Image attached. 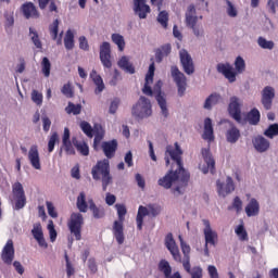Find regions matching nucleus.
<instances>
[{
    "mask_svg": "<svg viewBox=\"0 0 278 278\" xmlns=\"http://www.w3.org/2000/svg\"><path fill=\"white\" fill-rule=\"evenodd\" d=\"M144 216H149V206H139L138 213H137V229L139 231H142V225L144 223Z\"/></svg>",
    "mask_w": 278,
    "mask_h": 278,
    "instance_id": "obj_33",
    "label": "nucleus"
},
{
    "mask_svg": "<svg viewBox=\"0 0 278 278\" xmlns=\"http://www.w3.org/2000/svg\"><path fill=\"white\" fill-rule=\"evenodd\" d=\"M31 236L41 249H47L49 247L47 240H45V232L42 231V225L40 223H35L33 225Z\"/></svg>",
    "mask_w": 278,
    "mask_h": 278,
    "instance_id": "obj_21",
    "label": "nucleus"
},
{
    "mask_svg": "<svg viewBox=\"0 0 278 278\" xmlns=\"http://www.w3.org/2000/svg\"><path fill=\"white\" fill-rule=\"evenodd\" d=\"M41 73L45 77H49L51 75V61L49 58L45 56L41 62Z\"/></svg>",
    "mask_w": 278,
    "mask_h": 278,
    "instance_id": "obj_48",
    "label": "nucleus"
},
{
    "mask_svg": "<svg viewBox=\"0 0 278 278\" xmlns=\"http://www.w3.org/2000/svg\"><path fill=\"white\" fill-rule=\"evenodd\" d=\"M180 64L186 75H194V61L186 49L179 51Z\"/></svg>",
    "mask_w": 278,
    "mask_h": 278,
    "instance_id": "obj_12",
    "label": "nucleus"
},
{
    "mask_svg": "<svg viewBox=\"0 0 278 278\" xmlns=\"http://www.w3.org/2000/svg\"><path fill=\"white\" fill-rule=\"evenodd\" d=\"M149 216L155 218V216H160L162 208L159 205L150 204L148 205Z\"/></svg>",
    "mask_w": 278,
    "mask_h": 278,
    "instance_id": "obj_57",
    "label": "nucleus"
},
{
    "mask_svg": "<svg viewBox=\"0 0 278 278\" xmlns=\"http://www.w3.org/2000/svg\"><path fill=\"white\" fill-rule=\"evenodd\" d=\"M14 255H15L14 241L9 239L2 249L1 260L4 264H7L8 266H11L12 262H14Z\"/></svg>",
    "mask_w": 278,
    "mask_h": 278,
    "instance_id": "obj_16",
    "label": "nucleus"
},
{
    "mask_svg": "<svg viewBox=\"0 0 278 278\" xmlns=\"http://www.w3.org/2000/svg\"><path fill=\"white\" fill-rule=\"evenodd\" d=\"M31 101H34L36 105H42V93L38 92V90H33Z\"/></svg>",
    "mask_w": 278,
    "mask_h": 278,
    "instance_id": "obj_60",
    "label": "nucleus"
},
{
    "mask_svg": "<svg viewBox=\"0 0 278 278\" xmlns=\"http://www.w3.org/2000/svg\"><path fill=\"white\" fill-rule=\"evenodd\" d=\"M252 144L257 153H266L270 149V141L262 135L252 138Z\"/></svg>",
    "mask_w": 278,
    "mask_h": 278,
    "instance_id": "obj_19",
    "label": "nucleus"
},
{
    "mask_svg": "<svg viewBox=\"0 0 278 278\" xmlns=\"http://www.w3.org/2000/svg\"><path fill=\"white\" fill-rule=\"evenodd\" d=\"M29 36H30V40L34 43V46L36 47V49H42V41H40V37L38 36V31H36V29L34 28H29Z\"/></svg>",
    "mask_w": 278,
    "mask_h": 278,
    "instance_id": "obj_45",
    "label": "nucleus"
},
{
    "mask_svg": "<svg viewBox=\"0 0 278 278\" xmlns=\"http://www.w3.org/2000/svg\"><path fill=\"white\" fill-rule=\"evenodd\" d=\"M245 214L248 218L260 216V202L257 199L252 198L245 206Z\"/></svg>",
    "mask_w": 278,
    "mask_h": 278,
    "instance_id": "obj_27",
    "label": "nucleus"
},
{
    "mask_svg": "<svg viewBox=\"0 0 278 278\" xmlns=\"http://www.w3.org/2000/svg\"><path fill=\"white\" fill-rule=\"evenodd\" d=\"M61 92L67 99H73V97H74L73 87H71V84L63 85Z\"/></svg>",
    "mask_w": 278,
    "mask_h": 278,
    "instance_id": "obj_56",
    "label": "nucleus"
},
{
    "mask_svg": "<svg viewBox=\"0 0 278 278\" xmlns=\"http://www.w3.org/2000/svg\"><path fill=\"white\" fill-rule=\"evenodd\" d=\"M94 139H93V148L97 149L98 144H101V140H103V127L101 125H96L93 128Z\"/></svg>",
    "mask_w": 278,
    "mask_h": 278,
    "instance_id": "obj_39",
    "label": "nucleus"
},
{
    "mask_svg": "<svg viewBox=\"0 0 278 278\" xmlns=\"http://www.w3.org/2000/svg\"><path fill=\"white\" fill-rule=\"evenodd\" d=\"M117 66L122 68V71H125V73H129L130 75H134L136 73V68L131 63H129V58L122 56L121 60L117 62Z\"/></svg>",
    "mask_w": 278,
    "mask_h": 278,
    "instance_id": "obj_30",
    "label": "nucleus"
},
{
    "mask_svg": "<svg viewBox=\"0 0 278 278\" xmlns=\"http://www.w3.org/2000/svg\"><path fill=\"white\" fill-rule=\"evenodd\" d=\"M134 12L139 18H147V14H151V7L147 4V0H134Z\"/></svg>",
    "mask_w": 278,
    "mask_h": 278,
    "instance_id": "obj_23",
    "label": "nucleus"
},
{
    "mask_svg": "<svg viewBox=\"0 0 278 278\" xmlns=\"http://www.w3.org/2000/svg\"><path fill=\"white\" fill-rule=\"evenodd\" d=\"M191 278H203V268L195 266L192 268V271L190 273Z\"/></svg>",
    "mask_w": 278,
    "mask_h": 278,
    "instance_id": "obj_63",
    "label": "nucleus"
},
{
    "mask_svg": "<svg viewBox=\"0 0 278 278\" xmlns=\"http://www.w3.org/2000/svg\"><path fill=\"white\" fill-rule=\"evenodd\" d=\"M275 100V89L271 86H266L262 90L261 103L264 110H273V101Z\"/></svg>",
    "mask_w": 278,
    "mask_h": 278,
    "instance_id": "obj_15",
    "label": "nucleus"
},
{
    "mask_svg": "<svg viewBox=\"0 0 278 278\" xmlns=\"http://www.w3.org/2000/svg\"><path fill=\"white\" fill-rule=\"evenodd\" d=\"M64 47L65 49H67V51H72V49H75V35L71 29H68L65 34Z\"/></svg>",
    "mask_w": 278,
    "mask_h": 278,
    "instance_id": "obj_36",
    "label": "nucleus"
},
{
    "mask_svg": "<svg viewBox=\"0 0 278 278\" xmlns=\"http://www.w3.org/2000/svg\"><path fill=\"white\" fill-rule=\"evenodd\" d=\"M235 233H237L239 240H241L242 242L249 240V233L247 232V229H244V225L242 224L237 226V228L235 229Z\"/></svg>",
    "mask_w": 278,
    "mask_h": 278,
    "instance_id": "obj_49",
    "label": "nucleus"
},
{
    "mask_svg": "<svg viewBox=\"0 0 278 278\" xmlns=\"http://www.w3.org/2000/svg\"><path fill=\"white\" fill-rule=\"evenodd\" d=\"M202 138L203 140H207V142H214V126L212 125V118L210 117L204 119V132Z\"/></svg>",
    "mask_w": 278,
    "mask_h": 278,
    "instance_id": "obj_28",
    "label": "nucleus"
},
{
    "mask_svg": "<svg viewBox=\"0 0 278 278\" xmlns=\"http://www.w3.org/2000/svg\"><path fill=\"white\" fill-rule=\"evenodd\" d=\"M207 270H208V275H210L211 278H220L218 276V269H216V266L210 265L207 267Z\"/></svg>",
    "mask_w": 278,
    "mask_h": 278,
    "instance_id": "obj_64",
    "label": "nucleus"
},
{
    "mask_svg": "<svg viewBox=\"0 0 278 278\" xmlns=\"http://www.w3.org/2000/svg\"><path fill=\"white\" fill-rule=\"evenodd\" d=\"M63 151H65L66 155H75V148L73 147V142L67 141L63 143L59 152L60 157H62Z\"/></svg>",
    "mask_w": 278,
    "mask_h": 278,
    "instance_id": "obj_47",
    "label": "nucleus"
},
{
    "mask_svg": "<svg viewBox=\"0 0 278 278\" xmlns=\"http://www.w3.org/2000/svg\"><path fill=\"white\" fill-rule=\"evenodd\" d=\"M21 11L25 18H40V12H38V9L34 4V2H26L22 4Z\"/></svg>",
    "mask_w": 278,
    "mask_h": 278,
    "instance_id": "obj_24",
    "label": "nucleus"
},
{
    "mask_svg": "<svg viewBox=\"0 0 278 278\" xmlns=\"http://www.w3.org/2000/svg\"><path fill=\"white\" fill-rule=\"evenodd\" d=\"M201 18H203V16H200V20ZM197 23H199V16H197V8L194 4H190L185 13L186 27L192 30L195 38H203V36H205V30L202 26L197 25Z\"/></svg>",
    "mask_w": 278,
    "mask_h": 278,
    "instance_id": "obj_4",
    "label": "nucleus"
},
{
    "mask_svg": "<svg viewBox=\"0 0 278 278\" xmlns=\"http://www.w3.org/2000/svg\"><path fill=\"white\" fill-rule=\"evenodd\" d=\"M165 247L169 251L170 255L174 257L175 262H181V254L179 253V247H177V242H175V238L169 232L165 237Z\"/></svg>",
    "mask_w": 278,
    "mask_h": 278,
    "instance_id": "obj_18",
    "label": "nucleus"
},
{
    "mask_svg": "<svg viewBox=\"0 0 278 278\" xmlns=\"http://www.w3.org/2000/svg\"><path fill=\"white\" fill-rule=\"evenodd\" d=\"M46 205H47L49 216H51V218H58V212H55V206H53V203L47 201Z\"/></svg>",
    "mask_w": 278,
    "mask_h": 278,
    "instance_id": "obj_61",
    "label": "nucleus"
},
{
    "mask_svg": "<svg viewBox=\"0 0 278 278\" xmlns=\"http://www.w3.org/2000/svg\"><path fill=\"white\" fill-rule=\"evenodd\" d=\"M48 231L50 236V242H54L58 239V231L55 230V226L53 225V220L48 222Z\"/></svg>",
    "mask_w": 278,
    "mask_h": 278,
    "instance_id": "obj_53",
    "label": "nucleus"
},
{
    "mask_svg": "<svg viewBox=\"0 0 278 278\" xmlns=\"http://www.w3.org/2000/svg\"><path fill=\"white\" fill-rule=\"evenodd\" d=\"M204 225V238H205V245H204V254L206 257L210 255V248H207V244H212V247H216V239L218 238V233L212 229V225L207 219L202 220Z\"/></svg>",
    "mask_w": 278,
    "mask_h": 278,
    "instance_id": "obj_9",
    "label": "nucleus"
},
{
    "mask_svg": "<svg viewBox=\"0 0 278 278\" xmlns=\"http://www.w3.org/2000/svg\"><path fill=\"white\" fill-rule=\"evenodd\" d=\"M60 142V136L58 132H53L48 142V151L49 153H53V149H55V143Z\"/></svg>",
    "mask_w": 278,
    "mask_h": 278,
    "instance_id": "obj_52",
    "label": "nucleus"
},
{
    "mask_svg": "<svg viewBox=\"0 0 278 278\" xmlns=\"http://www.w3.org/2000/svg\"><path fill=\"white\" fill-rule=\"evenodd\" d=\"M131 115L137 121H144L153 115V105L151 100L144 96H140L139 100L131 108Z\"/></svg>",
    "mask_w": 278,
    "mask_h": 278,
    "instance_id": "obj_5",
    "label": "nucleus"
},
{
    "mask_svg": "<svg viewBox=\"0 0 278 278\" xmlns=\"http://www.w3.org/2000/svg\"><path fill=\"white\" fill-rule=\"evenodd\" d=\"M216 68L217 73H220L230 84H233L238 75H242L247 71V62L242 56H237L235 60V71L233 66L229 63H219Z\"/></svg>",
    "mask_w": 278,
    "mask_h": 278,
    "instance_id": "obj_2",
    "label": "nucleus"
},
{
    "mask_svg": "<svg viewBox=\"0 0 278 278\" xmlns=\"http://www.w3.org/2000/svg\"><path fill=\"white\" fill-rule=\"evenodd\" d=\"M263 136L273 140L278 136V124H270L263 132Z\"/></svg>",
    "mask_w": 278,
    "mask_h": 278,
    "instance_id": "obj_42",
    "label": "nucleus"
},
{
    "mask_svg": "<svg viewBox=\"0 0 278 278\" xmlns=\"http://www.w3.org/2000/svg\"><path fill=\"white\" fill-rule=\"evenodd\" d=\"M154 99L161 110L162 116L165 118H168L169 116V111H168V98L166 97L165 93H157L154 96Z\"/></svg>",
    "mask_w": 278,
    "mask_h": 278,
    "instance_id": "obj_25",
    "label": "nucleus"
},
{
    "mask_svg": "<svg viewBox=\"0 0 278 278\" xmlns=\"http://www.w3.org/2000/svg\"><path fill=\"white\" fill-rule=\"evenodd\" d=\"M88 204H89V210L92 211L93 218L99 219L105 216V211L103 210V207H98L97 204H94V201L92 199L88 200Z\"/></svg>",
    "mask_w": 278,
    "mask_h": 278,
    "instance_id": "obj_34",
    "label": "nucleus"
},
{
    "mask_svg": "<svg viewBox=\"0 0 278 278\" xmlns=\"http://www.w3.org/2000/svg\"><path fill=\"white\" fill-rule=\"evenodd\" d=\"M13 199L15 201L14 210H23L27 205V198L25 197V189L21 182H15L12 186Z\"/></svg>",
    "mask_w": 278,
    "mask_h": 278,
    "instance_id": "obj_10",
    "label": "nucleus"
},
{
    "mask_svg": "<svg viewBox=\"0 0 278 278\" xmlns=\"http://www.w3.org/2000/svg\"><path fill=\"white\" fill-rule=\"evenodd\" d=\"M111 40L118 47L119 51L125 50V37H123L121 34H112Z\"/></svg>",
    "mask_w": 278,
    "mask_h": 278,
    "instance_id": "obj_43",
    "label": "nucleus"
},
{
    "mask_svg": "<svg viewBox=\"0 0 278 278\" xmlns=\"http://www.w3.org/2000/svg\"><path fill=\"white\" fill-rule=\"evenodd\" d=\"M216 187L218 195L223 197L224 199L236 190V185L233 184V178H231V176H227L225 182L217 180Z\"/></svg>",
    "mask_w": 278,
    "mask_h": 278,
    "instance_id": "obj_13",
    "label": "nucleus"
},
{
    "mask_svg": "<svg viewBox=\"0 0 278 278\" xmlns=\"http://www.w3.org/2000/svg\"><path fill=\"white\" fill-rule=\"evenodd\" d=\"M202 155L204 157V162L206 165H200V170L207 175V173H214V166H216V162H214V159L212 157V154L210 153V150L202 149Z\"/></svg>",
    "mask_w": 278,
    "mask_h": 278,
    "instance_id": "obj_22",
    "label": "nucleus"
},
{
    "mask_svg": "<svg viewBox=\"0 0 278 278\" xmlns=\"http://www.w3.org/2000/svg\"><path fill=\"white\" fill-rule=\"evenodd\" d=\"M184 151L179 143L175 142V148L173 146H167L165 151V164L168 166L172 160L170 170L162 178L159 179L157 184L165 190H170L174 197H181L186 192L188 187V181H190V173L184 168V161L181 160ZM170 159H169V157Z\"/></svg>",
    "mask_w": 278,
    "mask_h": 278,
    "instance_id": "obj_1",
    "label": "nucleus"
},
{
    "mask_svg": "<svg viewBox=\"0 0 278 278\" xmlns=\"http://www.w3.org/2000/svg\"><path fill=\"white\" fill-rule=\"evenodd\" d=\"M118 220L113 224V236L116 239L117 244L125 242V232L123 223L125 222V215L127 214V207L124 204H116Z\"/></svg>",
    "mask_w": 278,
    "mask_h": 278,
    "instance_id": "obj_6",
    "label": "nucleus"
},
{
    "mask_svg": "<svg viewBox=\"0 0 278 278\" xmlns=\"http://www.w3.org/2000/svg\"><path fill=\"white\" fill-rule=\"evenodd\" d=\"M261 114L260 110L252 109L251 112L248 113V123L250 125H257L260 123Z\"/></svg>",
    "mask_w": 278,
    "mask_h": 278,
    "instance_id": "obj_40",
    "label": "nucleus"
},
{
    "mask_svg": "<svg viewBox=\"0 0 278 278\" xmlns=\"http://www.w3.org/2000/svg\"><path fill=\"white\" fill-rule=\"evenodd\" d=\"M28 162L35 170H42V163H40V152L38 146L34 144L28 151Z\"/></svg>",
    "mask_w": 278,
    "mask_h": 278,
    "instance_id": "obj_20",
    "label": "nucleus"
},
{
    "mask_svg": "<svg viewBox=\"0 0 278 278\" xmlns=\"http://www.w3.org/2000/svg\"><path fill=\"white\" fill-rule=\"evenodd\" d=\"M226 140L230 144H236L240 140V130L233 124H230V128L226 131Z\"/></svg>",
    "mask_w": 278,
    "mask_h": 278,
    "instance_id": "obj_29",
    "label": "nucleus"
},
{
    "mask_svg": "<svg viewBox=\"0 0 278 278\" xmlns=\"http://www.w3.org/2000/svg\"><path fill=\"white\" fill-rule=\"evenodd\" d=\"M154 76H155V63H152L149 66V71L146 75V81H144L143 88L141 89L147 97H153V88H151V86L153 85Z\"/></svg>",
    "mask_w": 278,
    "mask_h": 278,
    "instance_id": "obj_17",
    "label": "nucleus"
},
{
    "mask_svg": "<svg viewBox=\"0 0 278 278\" xmlns=\"http://www.w3.org/2000/svg\"><path fill=\"white\" fill-rule=\"evenodd\" d=\"M5 28L14 26V13H4Z\"/></svg>",
    "mask_w": 278,
    "mask_h": 278,
    "instance_id": "obj_62",
    "label": "nucleus"
},
{
    "mask_svg": "<svg viewBox=\"0 0 278 278\" xmlns=\"http://www.w3.org/2000/svg\"><path fill=\"white\" fill-rule=\"evenodd\" d=\"M170 76L176 84L178 97H184V94H186V89L188 88V78H186V75L179 71L177 65L170 67Z\"/></svg>",
    "mask_w": 278,
    "mask_h": 278,
    "instance_id": "obj_7",
    "label": "nucleus"
},
{
    "mask_svg": "<svg viewBox=\"0 0 278 278\" xmlns=\"http://www.w3.org/2000/svg\"><path fill=\"white\" fill-rule=\"evenodd\" d=\"M67 227L77 241L81 240V227H84V215L81 213H72Z\"/></svg>",
    "mask_w": 278,
    "mask_h": 278,
    "instance_id": "obj_8",
    "label": "nucleus"
},
{
    "mask_svg": "<svg viewBox=\"0 0 278 278\" xmlns=\"http://www.w3.org/2000/svg\"><path fill=\"white\" fill-rule=\"evenodd\" d=\"M91 175L96 181L102 179V190L105 192L110 184H112V175H110V160L104 159L102 161H98L96 166L91 169Z\"/></svg>",
    "mask_w": 278,
    "mask_h": 278,
    "instance_id": "obj_3",
    "label": "nucleus"
},
{
    "mask_svg": "<svg viewBox=\"0 0 278 278\" xmlns=\"http://www.w3.org/2000/svg\"><path fill=\"white\" fill-rule=\"evenodd\" d=\"M257 45L261 47V49H267L269 51H273L275 49V42L273 40H267L264 37H258Z\"/></svg>",
    "mask_w": 278,
    "mask_h": 278,
    "instance_id": "obj_46",
    "label": "nucleus"
},
{
    "mask_svg": "<svg viewBox=\"0 0 278 278\" xmlns=\"http://www.w3.org/2000/svg\"><path fill=\"white\" fill-rule=\"evenodd\" d=\"M78 42H79V49H81L83 51L90 50V45H88V39L86 38V36H80L78 38Z\"/></svg>",
    "mask_w": 278,
    "mask_h": 278,
    "instance_id": "obj_59",
    "label": "nucleus"
},
{
    "mask_svg": "<svg viewBox=\"0 0 278 278\" xmlns=\"http://www.w3.org/2000/svg\"><path fill=\"white\" fill-rule=\"evenodd\" d=\"M100 61L104 68H112V48L108 41L100 46Z\"/></svg>",
    "mask_w": 278,
    "mask_h": 278,
    "instance_id": "obj_14",
    "label": "nucleus"
},
{
    "mask_svg": "<svg viewBox=\"0 0 278 278\" xmlns=\"http://www.w3.org/2000/svg\"><path fill=\"white\" fill-rule=\"evenodd\" d=\"M93 84H96L97 88L94 90L96 94H101V92H103V90H105V84L103 83V78H101L100 75H97V72H93V74H91Z\"/></svg>",
    "mask_w": 278,
    "mask_h": 278,
    "instance_id": "obj_35",
    "label": "nucleus"
},
{
    "mask_svg": "<svg viewBox=\"0 0 278 278\" xmlns=\"http://www.w3.org/2000/svg\"><path fill=\"white\" fill-rule=\"evenodd\" d=\"M219 101H223V97H220V93H212L206 98L203 108L204 110H212V106L218 105Z\"/></svg>",
    "mask_w": 278,
    "mask_h": 278,
    "instance_id": "obj_32",
    "label": "nucleus"
},
{
    "mask_svg": "<svg viewBox=\"0 0 278 278\" xmlns=\"http://www.w3.org/2000/svg\"><path fill=\"white\" fill-rule=\"evenodd\" d=\"M76 206H77V210H79V212H83L84 214L88 212V202H86L85 192H80L79 195L77 197Z\"/></svg>",
    "mask_w": 278,
    "mask_h": 278,
    "instance_id": "obj_37",
    "label": "nucleus"
},
{
    "mask_svg": "<svg viewBox=\"0 0 278 278\" xmlns=\"http://www.w3.org/2000/svg\"><path fill=\"white\" fill-rule=\"evenodd\" d=\"M157 21L162 25V27L164 28L168 27V12L166 11L160 12L157 16Z\"/></svg>",
    "mask_w": 278,
    "mask_h": 278,
    "instance_id": "obj_55",
    "label": "nucleus"
},
{
    "mask_svg": "<svg viewBox=\"0 0 278 278\" xmlns=\"http://www.w3.org/2000/svg\"><path fill=\"white\" fill-rule=\"evenodd\" d=\"M225 3L226 14L230 18H236V16H238V9L236 8V4H233V2H231L230 0H225Z\"/></svg>",
    "mask_w": 278,
    "mask_h": 278,
    "instance_id": "obj_41",
    "label": "nucleus"
},
{
    "mask_svg": "<svg viewBox=\"0 0 278 278\" xmlns=\"http://www.w3.org/2000/svg\"><path fill=\"white\" fill-rule=\"evenodd\" d=\"M80 129L81 131H84V134H86V136H88V138H92L93 136V129H92V126H90V123L88 122H81L80 123Z\"/></svg>",
    "mask_w": 278,
    "mask_h": 278,
    "instance_id": "obj_54",
    "label": "nucleus"
},
{
    "mask_svg": "<svg viewBox=\"0 0 278 278\" xmlns=\"http://www.w3.org/2000/svg\"><path fill=\"white\" fill-rule=\"evenodd\" d=\"M119 105H121V100L118 98L113 99L109 106V113L115 114L117 112Z\"/></svg>",
    "mask_w": 278,
    "mask_h": 278,
    "instance_id": "obj_58",
    "label": "nucleus"
},
{
    "mask_svg": "<svg viewBox=\"0 0 278 278\" xmlns=\"http://www.w3.org/2000/svg\"><path fill=\"white\" fill-rule=\"evenodd\" d=\"M72 144L77 149V151L85 156L90 155V148L88 147V143L84 141H78L77 138L73 137Z\"/></svg>",
    "mask_w": 278,
    "mask_h": 278,
    "instance_id": "obj_31",
    "label": "nucleus"
},
{
    "mask_svg": "<svg viewBox=\"0 0 278 278\" xmlns=\"http://www.w3.org/2000/svg\"><path fill=\"white\" fill-rule=\"evenodd\" d=\"M241 105L242 101L239 100L238 97L233 96L230 98L228 104V112L230 116H232V118L237 121V123H242V111L240 110Z\"/></svg>",
    "mask_w": 278,
    "mask_h": 278,
    "instance_id": "obj_11",
    "label": "nucleus"
},
{
    "mask_svg": "<svg viewBox=\"0 0 278 278\" xmlns=\"http://www.w3.org/2000/svg\"><path fill=\"white\" fill-rule=\"evenodd\" d=\"M59 31H60V20H54L53 23L49 25V34L52 40H58Z\"/></svg>",
    "mask_w": 278,
    "mask_h": 278,
    "instance_id": "obj_44",
    "label": "nucleus"
},
{
    "mask_svg": "<svg viewBox=\"0 0 278 278\" xmlns=\"http://www.w3.org/2000/svg\"><path fill=\"white\" fill-rule=\"evenodd\" d=\"M159 270L163 273L165 278H169L173 275V267H170V263L166 260H162L159 263Z\"/></svg>",
    "mask_w": 278,
    "mask_h": 278,
    "instance_id": "obj_38",
    "label": "nucleus"
},
{
    "mask_svg": "<svg viewBox=\"0 0 278 278\" xmlns=\"http://www.w3.org/2000/svg\"><path fill=\"white\" fill-rule=\"evenodd\" d=\"M116 149H118V142L116 140L102 142V151L108 160L114 157Z\"/></svg>",
    "mask_w": 278,
    "mask_h": 278,
    "instance_id": "obj_26",
    "label": "nucleus"
},
{
    "mask_svg": "<svg viewBox=\"0 0 278 278\" xmlns=\"http://www.w3.org/2000/svg\"><path fill=\"white\" fill-rule=\"evenodd\" d=\"M65 112L67 114H74V116H77V114H81V104L68 102V105L65 108Z\"/></svg>",
    "mask_w": 278,
    "mask_h": 278,
    "instance_id": "obj_50",
    "label": "nucleus"
},
{
    "mask_svg": "<svg viewBox=\"0 0 278 278\" xmlns=\"http://www.w3.org/2000/svg\"><path fill=\"white\" fill-rule=\"evenodd\" d=\"M178 240L180 242V248L184 253V258L190 257V245L184 241V237L181 235L178 236Z\"/></svg>",
    "mask_w": 278,
    "mask_h": 278,
    "instance_id": "obj_51",
    "label": "nucleus"
}]
</instances>
